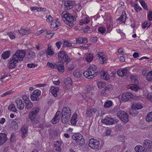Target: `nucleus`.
<instances>
[{
    "mask_svg": "<svg viewBox=\"0 0 152 152\" xmlns=\"http://www.w3.org/2000/svg\"><path fill=\"white\" fill-rule=\"evenodd\" d=\"M62 143V142L61 141L57 140L56 141V143L54 145V146L56 148L55 149L56 151L58 152H61L60 146Z\"/></svg>",
    "mask_w": 152,
    "mask_h": 152,
    "instance_id": "nucleus-28",
    "label": "nucleus"
},
{
    "mask_svg": "<svg viewBox=\"0 0 152 152\" xmlns=\"http://www.w3.org/2000/svg\"><path fill=\"white\" fill-rule=\"evenodd\" d=\"M12 93L11 91H7L5 93L3 94L2 95V97L5 96L7 95H9Z\"/></svg>",
    "mask_w": 152,
    "mask_h": 152,
    "instance_id": "nucleus-63",
    "label": "nucleus"
},
{
    "mask_svg": "<svg viewBox=\"0 0 152 152\" xmlns=\"http://www.w3.org/2000/svg\"><path fill=\"white\" fill-rule=\"evenodd\" d=\"M7 35L11 39H15L16 38L15 34L14 32H8L7 33Z\"/></svg>",
    "mask_w": 152,
    "mask_h": 152,
    "instance_id": "nucleus-45",
    "label": "nucleus"
},
{
    "mask_svg": "<svg viewBox=\"0 0 152 152\" xmlns=\"http://www.w3.org/2000/svg\"><path fill=\"white\" fill-rule=\"evenodd\" d=\"M59 88L58 87H55L52 86L51 87L50 92L54 96L56 97L57 96V92L59 91Z\"/></svg>",
    "mask_w": 152,
    "mask_h": 152,
    "instance_id": "nucleus-24",
    "label": "nucleus"
},
{
    "mask_svg": "<svg viewBox=\"0 0 152 152\" xmlns=\"http://www.w3.org/2000/svg\"><path fill=\"white\" fill-rule=\"evenodd\" d=\"M10 56V52L7 51L3 53L1 55V57L4 59H6L8 58Z\"/></svg>",
    "mask_w": 152,
    "mask_h": 152,
    "instance_id": "nucleus-33",
    "label": "nucleus"
},
{
    "mask_svg": "<svg viewBox=\"0 0 152 152\" xmlns=\"http://www.w3.org/2000/svg\"><path fill=\"white\" fill-rule=\"evenodd\" d=\"M139 2L141 4L142 7L145 10H148V7L147 4L143 0H139Z\"/></svg>",
    "mask_w": 152,
    "mask_h": 152,
    "instance_id": "nucleus-46",
    "label": "nucleus"
},
{
    "mask_svg": "<svg viewBox=\"0 0 152 152\" xmlns=\"http://www.w3.org/2000/svg\"><path fill=\"white\" fill-rule=\"evenodd\" d=\"M77 121V115L76 113H75L72 117L71 120V123L72 124L75 125Z\"/></svg>",
    "mask_w": 152,
    "mask_h": 152,
    "instance_id": "nucleus-32",
    "label": "nucleus"
},
{
    "mask_svg": "<svg viewBox=\"0 0 152 152\" xmlns=\"http://www.w3.org/2000/svg\"><path fill=\"white\" fill-rule=\"evenodd\" d=\"M61 15L65 23L69 27H72L73 25V21L75 19V17L66 11H63Z\"/></svg>",
    "mask_w": 152,
    "mask_h": 152,
    "instance_id": "nucleus-2",
    "label": "nucleus"
},
{
    "mask_svg": "<svg viewBox=\"0 0 152 152\" xmlns=\"http://www.w3.org/2000/svg\"><path fill=\"white\" fill-rule=\"evenodd\" d=\"M7 135L5 133L0 134V146L5 143L7 140Z\"/></svg>",
    "mask_w": 152,
    "mask_h": 152,
    "instance_id": "nucleus-20",
    "label": "nucleus"
},
{
    "mask_svg": "<svg viewBox=\"0 0 152 152\" xmlns=\"http://www.w3.org/2000/svg\"><path fill=\"white\" fill-rule=\"evenodd\" d=\"M133 7H134V9L136 12H138L139 11L142 9V8L137 3H135L134 4Z\"/></svg>",
    "mask_w": 152,
    "mask_h": 152,
    "instance_id": "nucleus-49",
    "label": "nucleus"
},
{
    "mask_svg": "<svg viewBox=\"0 0 152 152\" xmlns=\"http://www.w3.org/2000/svg\"><path fill=\"white\" fill-rule=\"evenodd\" d=\"M61 121L62 123L65 124L69 120L71 115V110L68 107L63 108L62 111Z\"/></svg>",
    "mask_w": 152,
    "mask_h": 152,
    "instance_id": "nucleus-5",
    "label": "nucleus"
},
{
    "mask_svg": "<svg viewBox=\"0 0 152 152\" xmlns=\"http://www.w3.org/2000/svg\"><path fill=\"white\" fill-rule=\"evenodd\" d=\"M146 120L148 122L152 121V111L148 113L146 117Z\"/></svg>",
    "mask_w": 152,
    "mask_h": 152,
    "instance_id": "nucleus-42",
    "label": "nucleus"
},
{
    "mask_svg": "<svg viewBox=\"0 0 152 152\" xmlns=\"http://www.w3.org/2000/svg\"><path fill=\"white\" fill-rule=\"evenodd\" d=\"M147 80L149 81H152V71L149 72L146 76Z\"/></svg>",
    "mask_w": 152,
    "mask_h": 152,
    "instance_id": "nucleus-44",
    "label": "nucleus"
},
{
    "mask_svg": "<svg viewBox=\"0 0 152 152\" xmlns=\"http://www.w3.org/2000/svg\"><path fill=\"white\" fill-rule=\"evenodd\" d=\"M147 98L148 99L152 101V93H149L147 96Z\"/></svg>",
    "mask_w": 152,
    "mask_h": 152,
    "instance_id": "nucleus-59",
    "label": "nucleus"
},
{
    "mask_svg": "<svg viewBox=\"0 0 152 152\" xmlns=\"http://www.w3.org/2000/svg\"><path fill=\"white\" fill-rule=\"evenodd\" d=\"M125 18H127L125 13L124 14H122L121 15L120 17L117 19V21L121 22V23H123L124 24L125 22V19H124Z\"/></svg>",
    "mask_w": 152,
    "mask_h": 152,
    "instance_id": "nucleus-34",
    "label": "nucleus"
},
{
    "mask_svg": "<svg viewBox=\"0 0 152 152\" xmlns=\"http://www.w3.org/2000/svg\"><path fill=\"white\" fill-rule=\"evenodd\" d=\"M72 82L71 79L69 77H68L65 80L64 83L66 86H71Z\"/></svg>",
    "mask_w": 152,
    "mask_h": 152,
    "instance_id": "nucleus-47",
    "label": "nucleus"
},
{
    "mask_svg": "<svg viewBox=\"0 0 152 152\" xmlns=\"http://www.w3.org/2000/svg\"><path fill=\"white\" fill-rule=\"evenodd\" d=\"M103 54V53L99 52L96 56V58L99 59V63L101 64L106 63V58L105 56Z\"/></svg>",
    "mask_w": 152,
    "mask_h": 152,
    "instance_id": "nucleus-14",
    "label": "nucleus"
},
{
    "mask_svg": "<svg viewBox=\"0 0 152 152\" xmlns=\"http://www.w3.org/2000/svg\"><path fill=\"white\" fill-rule=\"evenodd\" d=\"M138 113L137 110L135 108L132 107V108L129 111V114L133 116H135L137 115Z\"/></svg>",
    "mask_w": 152,
    "mask_h": 152,
    "instance_id": "nucleus-37",
    "label": "nucleus"
},
{
    "mask_svg": "<svg viewBox=\"0 0 152 152\" xmlns=\"http://www.w3.org/2000/svg\"><path fill=\"white\" fill-rule=\"evenodd\" d=\"M148 18L149 21L152 20V12H150L148 14Z\"/></svg>",
    "mask_w": 152,
    "mask_h": 152,
    "instance_id": "nucleus-58",
    "label": "nucleus"
},
{
    "mask_svg": "<svg viewBox=\"0 0 152 152\" xmlns=\"http://www.w3.org/2000/svg\"><path fill=\"white\" fill-rule=\"evenodd\" d=\"M97 67L94 64L91 65L89 68L83 73L84 76L88 79H91L97 75Z\"/></svg>",
    "mask_w": 152,
    "mask_h": 152,
    "instance_id": "nucleus-3",
    "label": "nucleus"
},
{
    "mask_svg": "<svg viewBox=\"0 0 152 152\" xmlns=\"http://www.w3.org/2000/svg\"><path fill=\"white\" fill-rule=\"evenodd\" d=\"M9 110L12 111L14 112H16L17 110L13 104H11L8 107Z\"/></svg>",
    "mask_w": 152,
    "mask_h": 152,
    "instance_id": "nucleus-48",
    "label": "nucleus"
},
{
    "mask_svg": "<svg viewBox=\"0 0 152 152\" xmlns=\"http://www.w3.org/2000/svg\"><path fill=\"white\" fill-rule=\"evenodd\" d=\"M62 44L61 41H58L56 43V45L58 49H59L61 47V45Z\"/></svg>",
    "mask_w": 152,
    "mask_h": 152,
    "instance_id": "nucleus-64",
    "label": "nucleus"
},
{
    "mask_svg": "<svg viewBox=\"0 0 152 152\" xmlns=\"http://www.w3.org/2000/svg\"><path fill=\"white\" fill-rule=\"evenodd\" d=\"M56 67L55 69H57L58 71L60 72H63L64 71V67L63 63H59L58 64H56Z\"/></svg>",
    "mask_w": 152,
    "mask_h": 152,
    "instance_id": "nucleus-22",
    "label": "nucleus"
},
{
    "mask_svg": "<svg viewBox=\"0 0 152 152\" xmlns=\"http://www.w3.org/2000/svg\"><path fill=\"white\" fill-rule=\"evenodd\" d=\"M93 56L92 54H88L86 55L85 59L86 61L88 62H91L93 60Z\"/></svg>",
    "mask_w": 152,
    "mask_h": 152,
    "instance_id": "nucleus-36",
    "label": "nucleus"
},
{
    "mask_svg": "<svg viewBox=\"0 0 152 152\" xmlns=\"http://www.w3.org/2000/svg\"><path fill=\"white\" fill-rule=\"evenodd\" d=\"M93 87H88L85 88V90L84 91V93L85 94L86 97H90L91 96H92L93 94ZM83 98L84 99L86 98V97H83Z\"/></svg>",
    "mask_w": 152,
    "mask_h": 152,
    "instance_id": "nucleus-15",
    "label": "nucleus"
},
{
    "mask_svg": "<svg viewBox=\"0 0 152 152\" xmlns=\"http://www.w3.org/2000/svg\"><path fill=\"white\" fill-rule=\"evenodd\" d=\"M27 58L29 60H31L36 56V54L33 51H29L27 55Z\"/></svg>",
    "mask_w": 152,
    "mask_h": 152,
    "instance_id": "nucleus-25",
    "label": "nucleus"
},
{
    "mask_svg": "<svg viewBox=\"0 0 152 152\" xmlns=\"http://www.w3.org/2000/svg\"><path fill=\"white\" fill-rule=\"evenodd\" d=\"M99 141L98 139L92 138L89 140V145L91 148L96 149L99 148Z\"/></svg>",
    "mask_w": 152,
    "mask_h": 152,
    "instance_id": "nucleus-9",
    "label": "nucleus"
},
{
    "mask_svg": "<svg viewBox=\"0 0 152 152\" xmlns=\"http://www.w3.org/2000/svg\"><path fill=\"white\" fill-rule=\"evenodd\" d=\"M143 145L150 151H152V141L149 139L145 140L143 142Z\"/></svg>",
    "mask_w": 152,
    "mask_h": 152,
    "instance_id": "nucleus-17",
    "label": "nucleus"
},
{
    "mask_svg": "<svg viewBox=\"0 0 152 152\" xmlns=\"http://www.w3.org/2000/svg\"><path fill=\"white\" fill-rule=\"evenodd\" d=\"M127 88L130 89L134 91H137L139 89V86L137 85H135L134 84H130L127 86Z\"/></svg>",
    "mask_w": 152,
    "mask_h": 152,
    "instance_id": "nucleus-30",
    "label": "nucleus"
},
{
    "mask_svg": "<svg viewBox=\"0 0 152 152\" xmlns=\"http://www.w3.org/2000/svg\"><path fill=\"white\" fill-rule=\"evenodd\" d=\"M10 127L15 130L17 129L18 128V125L17 123L15 121L12 122L10 126Z\"/></svg>",
    "mask_w": 152,
    "mask_h": 152,
    "instance_id": "nucleus-40",
    "label": "nucleus"
},
{
    "mask_svg": "<svg viewBox=\"0 0 152 152\" xmlns=\"http://www.w3.org/2000/svg\"><path fill=\"white\" fill-rule=\"evenodd\" d=\"M127 71V69H120L117 71V74L120 76H123L126 75Z\"/></svg>",
    "mask_w": 152,
    "mask_h": 152,
    "instance_id": "nucleus-29",
    "label": "nucleus"
},
{
    "mask_svg": "<svg viewBox=\"0 0 152 152\" xmlns=\"http://www.w3.org/2000/svg\"><path fill=\"white\" fill-rule=\"evenodd\" d=\"M61 113V112L59 111H58L56 112V115L52 120V122L53 124H55L59 122Z\"/></svg>",
    "mask_w": 152,
    "mask_h": 152,
    "instance_id": "nucleus-18",
    "label": "nucleus"
},
{
    "mask_svg": "<svg viewBox=\"0 0 152 152\" xmlns=\"http://www.w3.org/2000/svg\"><path fill=\"white\" fill-rule=\"evenodd\" d=\"M39 111V108L34 107L29 113L28 118L30 120L31 123L33 124L36 125L39 123V120L37 117V115Z\"/></svg>",
    "mask_w": 152,
    "mask_h": 152,
    "instance_id": "nucleus-4",
    "label": "nucleus"
},
{
    "mask_svg": "<svg viewBox=\"0 0 152 152\" xmlns=\"http://www.w3.org/2000/svg\"><path fill=\"white\" fill-rule=\"evenodd\" d=\"M98 38L96 36L91 37V40L94 42H96Z\"/></svg>",
    "mask_w": 152,
    "mask_h": 152,
    "instance_id": "nucleus-61",
    "label": "nucleus"
},
{
    "mask_svg": "<svg viewBox=\"0 0 152 152\" xmlns=\"http://www.w3.org/2000/svg\"><path fill=\"white\" fill-rule=\"evenodd\" d=\"M97 111V109L96 108L90 107L86 108V115L87 117H90L94 115Z\"/></svg>",
    "mask_w": 152,
    "mask_h": 152,
    "instance_id": "nucleus-12",
    "label": "nucleus"
},
{
    "mask_svg": "<svg viewBox=\"0 0 152 152\" xmlns=\"http://www.w3.org/2000/svg\"><path fill=\"white\" fill-rule=\"evenodd\" d=\"M113 102L111 101L107 100L104 103V107L106 108L110 107L112 105Z\"/></svg>",
    "mask_w": 152,
    "mask_h": 152,
    "instance_id": "nucleus-35",
    "label": "nucleus"
},
{
    "mask_svg": "<svg viewBox=\"0 0 152 152\" xmlns=\"http://www.w3.org/2000/svg\"><path fill=\"white\" fill-rule=\"evenodd\" d=\"M132 107L135 108L137 110H138L142 108V106L140 103H135L132 104Z\"/></svg>",
    "mask_w": 152,
    "mask_h": 152,
    "instance_id": "nucleus-31",
    "label": "nucleus"
},
{
    "mask_svg": "<svg viewBox=\"0 0 152 152\" xmlns=\"http://www.w3.org/2000/svg\"><path fill=\"white\" fill-rule=\"evenodd\" d=\"M73 74L75 77H79L81 75V73L80 72V69H77L74 71Z\"/></svg>",
    "mask_w": 152,
    "mask_h": 152,
    "instance_id": "nucleus-38",
    "label": "nucleus"
},
{
    "mask_svg": "<svg viewBox=\"0 0 152 152\" xmlns=\"http://www.w3.org/2000/svg\"><path fill=\"white\" fill-rule=\"evenodd\" d=\"M28 127L27 125H23L21 128V132L22 134V137L24 138L27 135Z\"/></svg>",
    "mask_w": 152,
    "mask_h": 152,
    "instance_id": "nucleus-19",
    "label": "nucleus"
},
{
    "mask_svg": "<svg viewBox=\"0 0 152 152\" xmlns=\"http://www.w3.org/2000/svg\"><path fill=\"white\" fill-rule=\"evenodd\" d=\"M117 115L124 122L126 123L129 121L128 115L125 111L121 110L118 112Z\"/></svg>",
    "mask_w": 152,
    "mask_h": 152,
    "instance_id": "nucleus-8",
    "label": "nucleus"
},
{
    "mask_svg": "<svg viewBox=\"0 0 152 152\" xmlns=\"http://www.w3.org/2000/svg\"><path fill=\"white\" fill-rule=\"evenodd\" d=\"M58 56L59 60L62 63L65 62L66 64H67L70 61L68 56L64 51L61 52L58 54Z\"/></svg>",
    "mask_w": 152,
    "mask_h": 152,
    "instance_id": "nucleus-7",
    "label": "nucleus"
},
{
    "mask_svg": "<svg viewBox=\"0 0 152 152\" xmlns=\"http://www.w3.org/2000/svg\"><path fill=\"white\" fill-rule=\"evenodd\" d=\"M111 133V129H108L106 130V135L108 136L110 135Z\"/></svg>",
    "mask_w": 152,
    "mask_h": 152,
    "instance_id": "nucleus-62",
    "label": "nucleus"
},
{
    "mask_svg": "<svg viewBox=\"0 0 152 152\" xmlns=\"http://www.w3.org/2000/svg\"><path fill=\"white\" fill-rule=\"evenodd\" d=\"M54 53V51L53 49L50 47H48L47 50L46 52V55L47 56L48 55L50 56H53Z\"/></svg>",
    "mask_w": 152,
    "mask_h": 152,
    "instance_id": "nucleus-41",
    "label": "nucleus"
},
{
    "mask_svg": "<svg viewBox=\"0 0 152 152\" xmlns=\"http://www.w3.org/2000/svg\"><path fill=\"white\" fill-rule=\"evenodd\" d=\"M119 109V107L118 106H115L111 110V112L113 113H115L117 112Z\"/></svg>",
    "mask_w": 152,
    "mask_h": 152,
    "instance_id": "nucleus-56",
    "label": "nucleus"
},
{
    "mask_svg": "<svg viewBox=\"0 0 152 152\" xmlns=\"http://www.w3.org/2000/svg\"><path fill=\"white\" fill-rule=\"evenodd\" d=\"M101 121L106 125H111L117 123L118 121L111 117H106L104 119H102Z\"/></svg>",
    "mask_w": 152,
    "mask_h": 152,
    "instance_id": "nucleus-10",
    "label": "nucleus"
},
{
    "mask_svg": "<svg viewBox=\"0 0 152 152\" xmlns=\"http://www.w3.org/2000/svg\"><path fill=\"white\" fill-rule=\"evenodd\" d=\"M105 85V83L101 81L99 82L97 84L98 87L99 88L104 87Z\"/></svg>",
    "mask_w": 152,
    "mask_h": 152,
    "instance_id": "nucleus-52",
    "label": "nucleus"
},
{
    "mask_svg": "<svg viewBox=\"0 0 152 152\" xmlns=\"http://www.w3.org/2000/svg\"><path fill=\"white\" fill-rule=\"evenodd\" d=\"M18 31L20 34L23 35L28 34L30 33L29 30L26 28H21L20 29L18 30Z\"/></svg>",
    "mask_w": 152,
    "mask_h": 152,
    "instance_id": "nucleus-27",
    "label": "nucleus"
},
{
    "mask_svg": "<svg viewBox=\"0 0 152 152\" xmlns=\"http://www.w3.org/2000/svg\"><path fill=\"white\" fill-rule=\"evenodd\" d=\"M26 102V103H25L26 104V109L27 110H30L33 106L32 103L30 101H27Z\"/></svg>",
    "mask_w": 152,
    "mask_h": 152,
    "instance_id": "nucleus-39",
    "label": "nucleus"
},
{
    "mask_svg": "<svg viewBox=\"0 0 152 152\" xmlns=\"http://www.w3.org/2000/svg\"><path fill=\"white\" fill-rule=\"evenodd\" d=\"M112 85L110 84L108 85L107 86L104 88V90H105L106 91H108L111 88H112Z\"/></svg>",
    "mask_w": 152,
    "mask_h": 152,
    "instance_id": "nucleus-60",
    "label": "nucleus"
},
{
    "mask_svg": "<svg viewBox=\"0 0 152 152\" xmlns=\"http://www.w3.org/2000/svg\"><path fill=\"white\" fill-rule=\"evenodd\" d=\"M64 4V7L65 10L71 9L75 6V2L71 1H65Z\"/></svg>",
    "mask_w": 152,
    "mask_h": 152,
    "instance_id": "nucleus-13",
    "label": "nucleus"
},
{
    "mask_svg": "<svg viewBox=\"0 0 152 152\" xmlns=\"http://www.w3.org/2000/svg\"><path fill=\"white\" fill-rule=\"evenodd\" d=\"M18 108L20 110L23 109L24 107V104L22 100L19 98L17 99L15 101Z\"/></svg>",
    "mask_w": 152,
    "mask_h": 152,
    "instance_id": "nucleus-21",
    "label": "nucleus"
},
{
    "mask_svg": "<svg viewBox=\"0 0 152 152\" xmlns=\"http://www.w3.org/2000/svg\"><path fill=\"white\" fill-rule=\"evenodd\" d=\"M90 21V20L88 18H85L81 20L80 23L83 24H87Z\"/></svg>",
    "mask_w": 152,
    "mask_h": 152,
    "instance_id": "nucleus-55",
    "label": "nucleus"
},
{
    "mask_svg": "<svg viewBox=\"0 0 152 152\" xmlns=\"http://www.w3.org/2000/svg\"><path fill=\"white\" fill-rule=\"evenodd\" d=\"M133 95L132 94L129 92L124 93L121 96L122 100L125 102H126L130 100V99L132 98Z\"/></svg>",
    "mask_w": 152,
    "mask_h": 152,
    "instance_id": "nucleus-16",
    "label": "nucleus"
},
{
    "mask_svg": "<svg viewBox=\"0 0 152 152\" xmlns=\"http://www.w3.org/2000/svg\"><path fill=\"white\" fill-rule=\"evenodd\" d=\"M60 26V24L59 22L55 20H53L51 24V28H53L55 30H56L57 27Z\"/></svg>",
    "mask_w": 152,
    "mask_h": 152,
    "instance_id": "nucleus-26",
    "label": "nucleus"
},
{
    "mask_svg": "<svg viewBox=\"0 0 152 152\" xmlns=\"http://www.w3.org/2000/svg\"><path fill=\"white\" fill-rule=\"evenodd\" d=\"M150 24L147 22H145L142 25V27L143 28L145 29L146 28H148L150 26Z\"/></svg>",
    "mask_w": 152,
    "mask_h": 152,
    "instance_id": "nucleus-54",
    "label": "nucleus"
},
{
    "mask_svg": "<svg viewBox=\"0 0 152 152\" xmlns=\"http://www.w3.org/2000/svg\"><path fill=\"white\" fill-rule=\"evenodd\" d=\"M46 18H47L46 19V21L48 23H50L53 19V18L50 15H49L48 16L47 15Z\"/></svg>",
    "mask_w": 152,
    "mask_h": 152,
    "instance_id": "nucleus-53",
    "label": "nucleus"
},
{
    "mask_svg": "<svg viewBox=\"0 0 152 152\" xmlns=\"http://www.w3.org/2000/svg\"><path fill=\"white\" fill-rule=\"evenodd\" d=\"M134 150L136 152H147V149L142 145H136L135 148Z\"/></svg>",
    "mask_w": 152,
    "mask_h": 152,
    "instance_id": "nucleus-23",
    "label": "nucleus"
},
{
    "mask_svg": "<svg viewBox=\"0 0 152 152\" xmlns=\"http://www.w3.org/2000/svg\"><path fill=\"white\" fill-rule=\"evenodd\" d=\"M41 94V91L39 89H36L34 91L32 94L30 95V98L31 100L34 101L39 100V96Z\"/></svg>",
    "mask_w": 152,
    "mask_h": 152,
    "instance_id": "nucleus-11",
    "label": "nucleus"
},
{
    "mask_svg": "<svg viewBox=\"0 0 152 152\" xmlns=\"http://www.w3.org/2000/svg\"><path fill=\"white\" fill-rule=\"evenodd\" d=\"M101 75L102 78L104 80H107L109 78V75L106 72H102Z\"/></svg>",
    "mask_w": 152,
    "mask_h": 152,
    "instance_id": "nucleus-43",
    "label": "nucleus"
},
{
    "mask_svg": "<svg viewBox=\"0 0 152 152\" xmlns=\"http://www.w3.org/2000/svg\"><path fill=\"white\" fill-rule=\"evenodd\" d=\"M25 55V51L22 50H17L13 55L12 58L9 62V64L8 68L9 69H12L15 67L17 63L19 61L23 60Z\"/></svg>",
    "mask_w": 152,
    "mask_h": 152,
    "instance_id": "nucleus-1",
    "label": "nucleus"
},
{
    "mask_svg": "<svg viewBox=\"0 0 152 152\" xmlns=\"http://www.w3.org/2000/svg\"><path fill=\"white\" fill-rule=\"evenodd\" d=\"M47 65L48 66L50 67L53 68H56V64L54 65L52 63H50L49 62H48L47 63Z\"/></svg>",
    "mask_w": 152,
    "mask_h": 152,
    "instance_id": "nucleus-57",
    "label": "nucleus"
},
{
    "mask_svg": "<svg viewBox=\"0 0 152 152\" xmlns=\"http://www.w3.org/2000/svg\"><path fill=\"white\" fill-rule=\"evenodd\" d=\"M98 30L101 34H103L105 32L106 28L104 27H100L98 28Z\"/></svg>",
    "mask_w": 152,
    "mask_h": 152,
    "instance_id": "nucleus-50",
    "label": "nucleus"
},
{
    "mask_svg": "<svg viewBox=\"0 0 152 152\" xmlns=\"http://www.w3.org/2000/svg\"><path fill=\"white\" fill-rule=\"evenodd\" d=\"M72 138L78 145L82 146L85 143V140L83 138V136L80 134H74L72 136Z\"/></svg>",
    "mask_w": 152,
    "mask_h": 152,
    "instance_id": "nucleus-6",
    "label": "nucleus"
},
{
    "mask_svg": "<svg viewBox=\"0 0 152 152\" xmlns=\"http://www.w3.org/2000/svg\"><path fill=\"white\" fill-rule=\"evenodd\" d=\"M63 45L64 46L71 47L72 46V44L68 41H64L63 43Z\"/></svg>",
    "mask_w": 152,
    "mask_h": 152,
    "instance_id": "nucleus-51",
    "label": "nucleus"
}]
</instances>
